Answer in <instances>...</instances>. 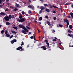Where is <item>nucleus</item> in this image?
Segmentation results:
<instances>
[{
  "mask_svg": "<svg viewBox=\"0 0 73 73\" xmlns=\"http://www.w3.org/2000/svg\"><path fill=\"white\" fill-rule=\"evenodd\" d=\"M26 19L25 18H22L21 19H17V21H19L20 22H23L25 21V20Z\"/></svg>",
  "mask_w": 73,
  "mask_h": 73,
  "instance_id": "obj_1",
  "label": "nucleus"
},
{
  "mask_svg": "<svg viewBox=\"0 0 73 73\" xmlns=\"http://www.w3.org/2000/svg\"><path fill=\"white\" fill-rule=\"evenodd\" d=\"M65 22H66L67 24V25H66V26L67 28H68V25H69V22L68 20L67 19H65V21H64V23H65Z\"/></svg>",
  "mask_w": 73,
  "mask_h": 73,
  "instance_id": "obj_2",
  "label": "nucleus"
},
{
  "mask_svg": "<svg viewBox=\"0 0 73 73\" xmlns=\"http://www.w3.org/2000/svg\"><path fill=\"white\" fill-rule=\"evenodd\" d=\"M4 19H5V21H9V16L6 15L5 17H4Z\"/></svg>",
  "mask_w": 73,
  "mask_h": 73,
  "instance_id": "obj_3",
  "label": "nucleus"
},
{
  "mask_svg": "<svg viewBox=\"0 0 73 73\" xmlns=\"http://www.w3.org/2000/svg\"><path fill=\"white\" fill-rule=\"evenodd\" d=\"M17 50H20V51H23V49L22 47L19 46L16 49Z\"/></svg>",
  "mask_w": 73,
  "mask_h": 73,
  "instance_id": "obj_4",
  "label": "nucleus"
},
{
  "mask_svg": "<svg viewBox=\"0 0 73 73\" xmlns=\"http://www.w3.org/2000/svg\"><path fill=\"white\" fill-rule=\"evenodd\" d=\"M18 26L20 28H22L23 29H24L25 28L24 27V26H23V25H21V24H20Z\"/></svg>",
  "mask_w": 73,
  "mask_h": 73,
  "instance_id": "obj_5",
  "label": "nucleus"
},
{
  "mask_svg": "<svg viewBox=\"0 0 73 73\" xmlns=\"http://www.w3.org/2000/svg\"><path fill=\"white\" fill-rule=\"evenodd\" d=\"M28 7L30 8H32L33 9V10H34V6H31V5H30L28 6Z\"/></svg>",
  "mask_w": 73,
  "mask_h": 73,
  "instance_id": "obj_6",
  "label": "nucleus"
},
{
  "mask_svg": "<svg viewBox=\"0 0 73 73\" xmlns=\"http://www.w3.org/2000/svg\"><path fill=\"white\" fill-rule=\"evenodd\" d=\"M21 32L23 33H24V34H27V32H26V31H25V30H23L21 31Z\"/></svg>",
  "mask_w": 73,
  "mask_h": 73,
  "instance_id": "obj_7",
  "label": "nucleus"
},
{
  "mask_svg": "<svg viewBox=\"0 0 73 73\" xmlns=\"http://www.w3.org/2000/svg\"><path fill=\"white\" fill-rule=\"evenodd\" d=\"M41 48L43 49V50H46V48L45 47V46H43L41 47Z\"/></svg>",
  "mask_w": 73,
  "mask_h": 73,
  "instance_id": "obj_8",
  "label": "nucleus"
},
{
  "mask_svg": "<svg viewBox=\"0 0 73 73\" xmlns=\"http://www.w3.org/2000/svg\"><path fill=\"white\" fill-rule=\"evenodd\" d=\"M45 9V7H44L43 6H41L40 7V9H41V10H43L44 9Z\"/></svg>",
  "mask_w": 73,
  "mask_h": 73,
  "instance_id": "obj_9",
  "label": "nucleus"
},
{
  "mask_svg": "<svg viewBox=\"0 0 73 73\" xmlns=\"http://www.w3.org/2000/svg\"><path fill=\"white\" fill-rule=\"evenodd\" d=\"M0 15L2 16H4L5 15V13H4V12H1L0 13Z\"/></svg>",
  "mask_w": 73,
  "mask_h": 73,
  "instance_id": "obj_10",
  "label": "nucleus"
},
{
  "mask_svg": "<svg viewBox=\"0 0 73 73\" xmlns=\"http://www.w3.org/2000/svg\"><path fill=\"white\" fill-rule=\"evenodd\" d=\"M23 29L24 30V31H25L26 32H27L28 33V30L25 27Z\"/></svg>",
  "mask_w": 73,
  "mask_h": 73,
  "instance_id": "obj_11",
  "label": "nucleus"
},
{
  "mask_svg": "<svg viewBox=\"0 0 73 73\" xmlns=\"http://www.w3.org/2000/svg\"><path fill=\"white\" fill-rule=\"evenodd\" d=\"M12 18V16L11 15H10L9 16H8V18L9 19H11V18Z\"/></svg>",
  "mask_w": 73,
  "mask_h": 73,
  "instance_id": "obj_12",
  "label": "nucleus"
},
{
  "mask_svg": "<svg viewBox=\"0 0 73 73\" xmlns=\"http://www.w3.org/2000/svg\"><path fill=\"white\" fill-rule=\"evenodd\" d=\"M11 36V35H9V34H6V36L7 37H9Z\"/></svg>",
  "mask_w": 73,
  "mask_h": 73,
  "instance_id": "obj_13",
  "label": "nucleus"
},
{
  "mask_svg": "<svg viewBox=\"0 0 73 73\" xmlns=\"http://www.w3.org/2000/svg\"><path fill=\"white\" fill-rule=\"evenodd\" d=\"M15 4L16 5V6L17 8H19V4H17V3H15Z\"/></svg>",
  "mask_w": 73,
  "mask_h": 73,
  "instance_id": "obj_14",
  "label": "nucleus"
},
{
  "mask_svg": "<svg viewBox=\"0 0 73 73\" xmlns=\"http://www.w3.org/2000/svg\"><path fill=\"white\" fill-rule=\"evenodd\" d=\"M6 25H11V23H9V22H6Z\"/></svg>",
  "mask_w": 73,
  "mask_h": 73,
  "instance_id": "obj_15",
  "label": "nucleus"
},
{
  "mask_svg": "<svg viewBox=\"0 0 73 73\" xmlns=\"http://www.w3.org/2000/svg\"><path fill=\"white\" fill-rule=\"evenodd\" d=\"M46 11H47V12H50V10L46 8Z\"/></svg>",
  "mask_w": 73,
  "mask_h": 73,
  "instance_id": "obj_16",
  "label": "nucleus"
},
{
  "mask_svg": "<svg viewBox=\"0 0 73 73\" xmlns=\"http://www.w3.org/2000/svg\"><path fill=\"white\" fill-rule=\"evenodd\" d=\"M13 28H14L15 29H16V30L18 29V27H13Z\"/></svg>",
  "mask_w": 73,
  "mask_h": 73,
  "instance_id": "obj_17",
  "label": "nucleus"
},
{
  "mask_svg": "<svg viewBox=\"0 0 73 73\" xmlns=\"http://www.w3.org/2000/svg\"><path fill=\"white\" fill-rule=\"evenodd\" d=\"M11 32L13 33H14L15 34H16L17 33V32H16L15 31H11Z\"/></svg>",
  "mask_w": 73,
  "mask_h": 73,
  "instance_id": "obj_18",
  "label": "nucleus"
},
{
  "mask_svg": "<svg viewBox=\"0 0 73 73\" xmlns=\"http://www.w3.org/2000/svg\"><path fill=\"white\" fill-rule=\"evenodd\" d=\"M70 15L71 16L72 18H73V13L72 12H71L70 13Z\"/></svg>",
  "mask_w": 73,
  "mask_h": 73,
  "instance_id": "obj_19",
  "label": "nucleus"
},
{
  "mask_svg": "<svg viewBox=\"0 0 73 73\" xmlns=\"http://www.w3.org/2000/svg\"><path fill=\"white\" fill-rule=\"evenodd\" d=\"M18 8H17V7H15V9H14V11L15 12L17 11H18Z\"/></svg>",
  "mask_w": 73,
  "mask_h": 73,
  "instance_id": "obj_20",
  "label": "nucleus"
},
{
  "mask_svg": "<svg viewBox=\"0 0 73 73\" xmlns=\"http://www.w3.org/2000/svg\"><path fill=\"white\" fill-rule=\"evenodd\" d=\"M73 27V26L72 25H69V28L70 29H72Z\"/></svg>",
  "mask_w": 73,
  "mask_h": 73,
  "instance_id": "obj_21",
  "label": "nucleus"
},
{
  "mask_svg": "<svg viewBox=\"0 0 73 73\" xmlns=\"http://www.w3.org/2000/svg\"><path fill=\"white\" fill-rule=\"evenodd\" d=\"M5 31L4 30H1V33L2 34H4V32Z\"/></svg>",
  "mask_w": 73,
  "mask_h": 73,
  "instance_id": "obj_22",
  "label": "nucleus"
},
{
  "mask_svg": "<svg viewBox=\"0 0 73 73\" xmlns=\"http://www.w3.org/2000/svg\"><path fill=\"white\" fill-rule=\"evenodd\" d=\"M46 23H47V24H48V25H50V22H49L48 21H47Z\"/></svg>",
  "mask_w": 73,
  "mask_h": 73,
  "instance_id": "obj_23",
  "label": "nucleus"
},
{
  "mask_svg": "<svg viewBox=\"0 0 73 73\" xmlns=\"http://www.w3.org/2000/svg\"><path fill=\"white\" fill-rule=\"evenodd\" d=\"M68 32L69 33H72V31H71L70 30H68Z\"/></svg>",
  "mask_w": 73,
  "mask_h": 73,
  "instance_id": "obj_24",
  "label": "nucleus"
},
{
  "mask_svg": "<svg viewBox=\"0 0 73 73\" xmlns=\"http://www.w3.org/2000/svg\"><path fill=\"white\" fill-rule=\"evenodd\" d=\"M23 17V16L21 15H20L19 16V18L20 19H21Z\"/></svg>",
  "mask_w": 73,
  "mask_h": 73,
  "instance_id": "obj_25",
  "label": "nucleus"
},
{
  "mask_svg": "<svg viewBox=\"0 0 73 73\" xmlns=\"http://www.w3.org/2000/svg\"><path fill=\"white\" fill-rule=\"evenodd\" d=\"M60 27L62 28V27H63V25H61V24H59V25Z\"/></svg>",
  "mask_w": 73,
  "mask_h": 73,
  "instance_id": "obj_26",
  "label": "nucleus"
},
{
  "mask_svg": "<svg viewBox=\"0 0 73 73\" xmlns=\"http://www.w3.org/2000/svg\"><path fill=\"white\" fill-rule=\"evenodd\" d=\"M42 19V17H40L39 18V21H41Z\"/></svg>",
  "mask_w": 73,
  "mask_h": 73,
  "instance_id": "obj_27",
  "label": "nucleus"
},
{
  "mask_svg": "<svg viewBox=\"0 0 73 73\" xmlns=\"http://www.w3.org/2000/svg\"><path fill=\"white\" fill-rule=\"evenodd\" d=\"M24 45V42H22L21 44V46L23 47L22 45Z\"/></svg>",
  "mask_w": 73,
  "mask_h": 73,
  "instance_id": "obj_28",
  "label": "nucleus"
},
{
  "mask_svg": "<svg viewBox=\"0 0 73 73\" xmlns=\"http://www.w3.org/2000/svg\"><path fill=\"white\" fill-rule=\"evenodd\" d=\"M14 42H15L13 40L11 41V43L12 44H13Z\"/></svg>",
  "mask_w": 73,
  "mask_h": 73,
  "instance_id": "obj_29",
  "label": "nucleus"
},
{
  "mask_svg": "<svg viewBox=\"0 0 73 73\" xmlns=\"http://www.w3.org/2000/svg\"><path fill=\"white\" fill-rule=\"evenodd\" d=\"M26 28L30 30L31 29V28L29 27H28L27 26H26Z\"/></svg>",
  "mask_w": 73,
  "mask_h": 73,
  "instance_id": "obj_30",
  "label": "nucleus"
},
{
  "mask_svg": "<svg viewBox=\"0 0 73 73\" xmlns=\"http://www.w3.org/2000/svg\"><path fill=\"white\" fill-rule=\"evenodd\" d=\"M52 7L54 8H58V7H56V6H55L54 5H52Z\"/></svg>",
  "mask_w": 73,
  "mask_h": 73,
  "instance_id": "obj_31",
  "label": "nucleus"
},
{
  "mask_svg": "<svg viewBox=\"0 0 73 73\" xmlns=\"http://www.w3.org/2000/svg\"><path fill=\"white\" fill-rule=\"evenodd\" d=\"M68 35L70 37H72V35H70V34H68Z\"/></svg>",
  "mask_w": 73,
  "mask_h": 73,
  "instance_id": "obj_32",
  "label": "nucleus"
},
{
  "mask_svg": "<svg viewBox=\"0 0 73 73\" xmlns=\"http://www.w3.org/2000/svg\"><path fill=\"white\" fill-rule=\"evenodd\" d=\"M46 44L47 45V46H48V47L49 46L50 44L48 42L47 43H46Z\"/></svg>",
  "mask_w": 73,
  "mask_h": 73,
  "instance_id": "obj_33",
  "label": "nucleus"
},
{
  "mask_svg": "<svg viewBox=\"0 0 73 73\" xmlns=\"http://www.w3.org/2000/svg\"><path fill=\"white\" fill-rule=\"evenodd\" d=\"M13 41H14V42H16L17 41V40L15 39L13 40Z\"/></svg>",
  "mask_w": 73,
  "mask_h": 73,
  "instance_id": "obj_34",
  "label": "nucleus"
},
{
  "mask_svg": "<svg viewBox=\"0 0 73 73\" xmlns=\"http://www.w3.org/2000/svg\"><path fill=\"white\" fill-rule=\"evenodd\" d=\"M13 35H12L11 36L9 37V38L11 39V38H12L13 37Z\"/></svg>",
  "mask_w": 73,
  "mask_h": 73,
  "instance_id": "obj_35",
  "label": "nucleus"
},
{
  "mask_svg": "<svg viewBox=\"0 0 73 73\" xmlns=\"http://www.w3.org/2000/svg\"><path fill=\"white\" fill-rule=\"evenodd\" d=\"M44 5L45 6H46V7H48V5L47 4H44Z\"/></svg>",
  "mask_w": 73,
  "mask_h": 73,
  "instance_id": "obj_36",
  "label": "nucleus"
},
{
  "mask_svg": "<svg viewBox=\"0 0 73 73\" xmlns=\"http://www.w3.org/2000/svg\"><path fill=\"white\" fill-rule=\"evenodd\" d=\"M28 13L29 14H30L31 13V11H28Z\"/></svg>",
  "mask_w": 73,
  "mask_h": 73,
  "instance_id": "obj_37",
  "label": "nucleus"
},
{
  "mask_svg": "<svg viewBox=\"0 0 73 73\" xmlns=\"http://www.w3.org/2000/svg\"><path fill=\"white\" fill-rule=\"evenodd\" d=\"M42 10H40V11L39 12V14H41L42 13Z\"/></svg>",
  "mask_w": 73,
  "mask_h": 73,
  "instance_id": "obj_38",
  "label": "nucleus"
},
{
  "mask_svg": "<svg viewBox=\"0 0 73 73\" xmlns=\"http://www.w3.org/2000/svg\"><path fill=\"white\" fill-rule=\"evenodd\" d=\"M8 33V32L6 30L5 31V34H7Z\"/></svg>",
  "mask_w": 73,
  "mask_h": 73,
  "instance_id": "obj_39",
  "label": "nucleus"
},
{
  "mask_svg": "<svg viewBox=\"0 0 73 73\" xmlns=\"http://www.w3.org/2000/svg\"><path fill=\"white\" fill-rule=\"evenodd\" d=\"M21 13L22 14L24 15L25 14V12L24 11H22L21 12Z\"/></svg>",
  "mask_w": 73,
  "mask_h": 73,
  "instance_id": "obj_40",
  "label": "nucleus"
},
{
  "mask_svg": "<svg viewBox=\"0 0 73 73\" xmlns=\"http://www.w3.org/2000/svg\"><path fill=\"white\" fill-rule=\"evenodd\" d=\"M45 41L46 43H47L48 42V40H45Z\"/></svg>",
  "mask_w": 73,
  "mask_h": 73,
  "instance_id": "obj_41",
  "label": "nucleus"
},
{
  "mask_svg": "<svg viewBox=\"0 0 73 73\" xmlns=\"http://www.w3.org/2000/svg\"><path fill=\"white\" fill-rule=\"evenodd\" d=\"M11 17H12V18H14L15 17H14V15H12V16H11Z\"/></svg>",
  "mask_w": 73,
  "mask_h": 73,
  "instance_id": "obj_42",
  "label": "nucleus"
},
{
  "mask_svg": "<svg viewBox=\"0 0 73 73\" xmlns=\"http://www.w3.org/2000/svg\"><path fill=\"white\" fill-rule=\"evenodd\" d=\"M53 19L54 20H55L56 19V18L55 17H54Z\"/></svg>",
  "mask_w": 73,
  "mask_h": 73,
  "instance_id": "obj_43",
  "label": "nucleus"
},
{
  "mask_svg": "<svg viewBox=\"0 0 73 73\" xmlns=\"http://www.w3.org/2000/svg\"><path fill=\"white\" fill-rule=\"evenodd\" d=\"M48 16H45V18L46 19H48Z\"/></svg>",
  "mask_w": 73,
  "mask_h": 73,
  "instance_id": "obj_44",
  "label": "nucleus"
},
{
  "mask_svg": "<svg viewBox=\"0 0 73 73\" xmlns=\"http://www.w3.org/2000/svg\"><path fill=\"white\" fill-rule=\"evenodd\" d=\"M30 25V23H28V26H29Z\"/></svg>",
  "mask_w": 73,
  "mask_h": 73,
  "instance_id": "obj_45",
  "label": "nucleus"
},
{
  "mask_svg": "<svg viewBox=\"0 0 73 73\" xmlns=\"http://www.w3.org/2000/svg\"><path fill=\"white\" fill-rule=\"evenodd\" d=\"M31 34V32H29V34H28V35H29L30 34Z\"/></svg>",
  "mask_w": 73,
  "mask_h": 73,
  "instance_id": "obj_46",
  "label": "nucleus"
},
{
  "mask_svg": "<svg viewBox=\"0 0 73 73\" xmlns=\"http://www.w3.org/2000/svg\"><path fill=\"white\" fill-rule=\"evenodd\" d=\"M33 38V36H31V37H30V38L31 39H32Z\"/></svg>",
  "mask_w": 73,
  "mask_h": 73,
  "instance_id": "obj_47",
  "label": "nucleus"
},
{
  "mask_svg": "<svg viewBox=\"0 0 73 73\" xmlns=\"http://www.w3.org/2000/svg\"><path fill=\"white\" fill-rule=\"evenodd\" d=\"M3 5H2L1 4L0 5V7H3Z\"/></svg>",
  "mask_w": 73,
  "mask_h": 73,
  "instance_id": "obj_48",
  "label": "nucleus"
},
{
  "mask_svg": "<svg viewBox=\"0 0 73 73\" xmlns=\"http://www.w3.org/2000/svg\"><path fill=\"white\" fill-rule=\"evenodd\" d=\"M53 13H56V12H55V11H53Z\"/></svg>",
  "mask_w": 73,
  "mask_h": 73,
  "instance_id": "obj_49",
  "label": "nucleus"
},
{
  "mask_svg": "<svg viewBox=\"0 0 73 73\" xmlns=\"http://www.w3.org/2000/svg\"><path fill=\"white\" fill-rule=\"evenodd\" d=\"M8 11V10L7 9H6L5 10V11Z\"/></svg>",
  "mask_w": 73,
  "mask_h": 73,
  "instance_id": "obj_50",
  "label": "nucleus"
},
{
  "mask_svg": "<svg viewBox=\"0 0 73 73\" xmlns=\"http://www.w3.org/2000/svg\"><path fill=\"white\" fill-rule=\"evenodd\" d=\"M34 40L35 41L36 40V38H35V36H34Z\"/></svg>",
  "mask_w": 73,
  "mask_h": 73,
  "instance_id": "obj_51",
  "label": "nucleus"
},
{
  "mask_svg": "<svg viewBox=\"0 0 73 73\" xmlns=\"http://www.w3.org/2000/svg\"><path fill=\"white\" fill-rule=\"evenodd\" d=\"M53 41H56V39H53L52 40Z\"/></svg>",
  "mask_w": 73,
  "mask_h": 73,
  "instance_id": "obj_52",
  "label": "nucleus"
},
{
  "mask_svg": "<svg viewBox=\"0 0 73 73\" xmlns=\"http://www.w3.org/2000/svg\"><path fill=\"white\" fill-rule=\"evenodd\" d=\"M29 2L31 3V0H29Z\"/></svg>",
  "mask_w": 73,
  "mask_h": 73,
  "instance_id": "obj_53",
  "label": "nucleus"
},
{
  "mask_svg": "<svg viewBox=\"0 0 73 73\" xmlns=\"http://www.w3.org/2000/svg\"><path fill=\"white\" fill-rule=\"evenodd\" d=\"M34 21L35 22V23H37V21L36 20H34Z\"/></svg>",
  "mask_w": 73,
  "mask_h": 73,
  "instance_id": "obj_54",
  "label": "nucleus"
},
{
  "mask_svg": "<svg viewBox=\"0 0 73 73\" xmlns=\"http://www.w3.org/2000/svg\"><path fill=\"white\" fill-rule=\"evenodd\" d=\"M6 2H9V0H6Z\"/></svg>",
  "mask_w": 73,
  "mask_h": 73,
  "instance_id": "obj_55",
  "label": "nucleus"
},
{
  "mask_svg": "<svg viewBox=\"0 0 73 73\" xmlns=\"http://www.w3.org/2000/svg\"><path fill=\"white\" fill-rule=\"evenodd\" d=\"M50 8H51V9H52V6H50Z\"/></svg>",
  "mask_w": 73,
  "mask_h": 73,
  "instance_id": "obj_56",
  "label": "nucleus"
},
{
  "mask_svg": "<svg viewBox=\"0 0 73 73\" xmlns=\"http://www.w3.org/2000/svg\"><path fill=\"white\" fill-rule=\"evenodd\" d=\"M25 15L27 16H28V14H25Z\"/></svg>",
  "mask_w": 73,
  "mask_h": 73,
  "instance_id": "obj_57",
  "label": "nucleus"
},
{
  "mask_svg": "<svg viewBox=\"0 0 73 73\" xmlns=\"http://www.w3.org/2000/svg\"><path fill=\"white\" fill-rule=\"evenodd\" d=\"M68 18H69V19L70 18H71L70 16H68Z\"/></svg>",
  "mask_w": 73,
  "mask_h": 73,
  "instance_id": "obj_58",
  "label": "nucleus"
},
{
  "mask_svg": "<svg viewBox=\"0 0 73 73\" xmlns=\"http://www.w3.org/2000/svg\"><path fill=\"white\" fill-rule=\"evenodd\" d=\"M5 0H1V1H2V2L3 1V2H4V1H5Z\"/></svg>",
  "mask_w": 73,
  "mask_h": 73,
  "instance_id": "obj_59",
  "label": "nucleus"
},
{
  "mask_svg": "<svg viewBox=\"0 0 73 73\" xmlns=\"http://www.w3.org/2000/svg\"><path fill=\"white\" fill-rule=\"evenodd\" d=\"M68 4L67 3H66V4H65V5H68Z\"/></svg>",
  "mask_w": 73,
  "mask_h": 73,
  "instance_id": "obj_60",
  "label": "nucleus"
},
{
  "mask_svg": "<svg viewBox=\"0 0 73 73\" xmlns=\"http://www.w3.org/2000/svg\"><path fill=\"white\" fill-rule=\"evenodd\" d=\"M27 48L29 47V45H28L27 46Z\"/></svg>",
  "mask_w": 73,
  "mask_h": 73,
  "instance_id": "obj_61",
  "label": "nucleus"
},
{
  "mask_svg": "<svg viewBox=\"0 0 73 73\" xmlns=\"http://www.w3.org/2000/svg\"><path fill=\"white\" fill-rule=\"evenodd\" d=\"M41 45V44H39V45H38V46H40Z\"/></svg>",
  "mask_w": 73,
  "mask_h": 73,
  "instance_id": "obj_62",
  "label": "nucleus"
},
{
  "mask_svg": "<svg viewBox=\"0 0 73 73\" xmlns=\"http://www.w3.org/2000/svg\"><path fill=\"white\" fill-rule=\"evenodd\" d=\"M39 24H40V25L41 24V22H40L39 23Z\"/></svg>",
  "mask_w": 73,
  "mask_h": 73,
  "instance_id": "obj_63",
  "label": "nucleus"
},
{
  "mask_svg": "<svg viewBox=\"0 0 73 73\" xmlns=\"http://www.w3.org/2000/svg\"><path fill=\"white\" fill-rule=\"evenodd\" d=\"M64 16H66V14H65V13H64Z\"/></svg>",
  "mask_w": 73,
  "mask_h": 73,
  "instance_id": "obj_64",
  "label": "nucleus"
}]
</instances>
